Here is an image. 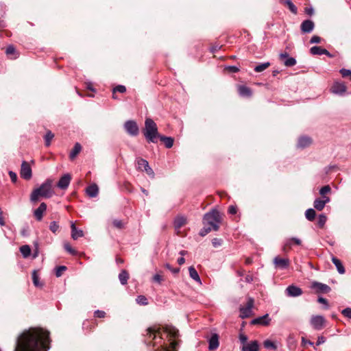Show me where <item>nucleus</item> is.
Wrapping results in <instances>:
<instances>
[{
    "label": "nucleus",
    "instance_id": "nucleus-1",
    "mask_svg": "<svg viewBox=\"0 0 351 351\" xmlns=\"http://www.w3.org/2000/svg\"><path fill=\"white\" fill-rule=\"evenodd\" d=\"M49 332L43 328H32L17 338L14 351H47Z\"/></svg>",
    "mask_w": 351,
    "mask_h": 351
},
{
    "label": "nucleus",
    "instance_id": "nucleus-2",
    "mask_svg": "<svg viewBox=\"0 0 351 351\" xmlns=\"http://www.w3.org/2000/svg\"><path fill=\"white\" fill-rule=\"evenodd\" d=\"M54 192L52 189V180H47L38 188L35 189L31 193L30 200L36 202L38 200L39 197L45 198H50Z\"/></svg>",
    "mask_w": 351,
    "mask_h": 351
},
{
    "label": "nucleus",
    "instance_id": "nucleus-3",
    "mask_svg": "<svg viewBox=\"0 0 351 351\" xmlns=\"http://www.w3.org/2000/svg\"><path fill=\"white\" fill-rule=\"evenodd\" d=\"M161 328L156 326L148 328L146 330L145 342L149 346H162L163 338L160 335L161 334Z\"/></svg>",
    "mask_w": 351,
    "mask_h": 351
},
{
    "label": "nucleus",
    "instance_id": "nucleus-4",
    "mask_svg": "<svg viewBox=\"0 0 351 351\" xmlns=\"http://www.w3.org/2000/svg\"><path fill=\"white\" fill-rule=\"evenodd\" d=\"M143 134L148 142L156 143L158 138L160 134L158 132V128L156 123L150 118H147L145 121V128L143 130Z\"/></svg>",
    "mask_w": 351,
    "mask_h": 351
},
{
    "label": "nucleus",
    "instance_id": "nucleus-5",
    "mask_svg": "<svg viewBox=\"0 0 351 351\" xmlns=\"http://www.w3.org/2000/svg\"><path fill=\"white\" fill-rule=\"evenodd\" d=\"M221 221V214L216 209H213L211 211L206 213L203 217V223L204 226L208 225L211 226L215 231L219 230Z\"/></svg>",
    "mask_w": 351,
    "mask_h": 351
},
{
    "label": "nucleus",
    "instance_id": "nucleus-6",
    "mask_svg": "<svg viewBox=\"0 0 351 351\" xmlns=\"http://www.w3.org/2000/svg\"><path fill=\"white\" fill-rule=\"evenodd\" d=\"M162 330L167 334V336L169 337V341L171 347L175 348L178 344L176 339L178 338L180 335L179 330L176 327L167 324L162 327Z\"/></svg>",
    "mask_w": 351,
    "mask_h": 351
},
{
    "label": "nucleus",
    "instance_id": "nucleus-7",
    "mask_svg": "<svg viewBox=\"0 0 351 351\" xmlns=\"http://www.w3.org/2000/svg\"><path fill=\"white\" fill-rule=\"evenodd\" d=\"M124 129L126 132L132 136H136L139 133V128L135 121L128 120L124 123Z\"/></svg>",
    "mask_w": 351,
    "mask_h": 351
},
{
    "label": "nucleus",
    "instance_id": "nucleus-8",
    "mask_svg": "<svg viewBox=\"0 0 351 351\" xmlns=\"http://www.w3.org/2000/svg\"><path fill=\"white\" fill-rule=\"evenodd\" d=\"M254 300L252 298H249L245 306L240 308V317L243 319L249 317L252 313V308L254 306Z\"/></svg>",
    "mask_w": 351,
    "mask_h": 351
},
{
    "label": "nucleus",
    "instance_id": "nucleus-9",
    "mask_svg": "<svg viewBox=\"0 0 351 351\" xmlns=\"http://www.w3.org/2000/svg\"><path fill=\"white\" fill-rule=\"evenodd\" d=\"M310 323L315 330H320L324 328L326 319L322 315H313L311 318Z\"/></svg>",
    "mask_w": 351,
    "mask_h": 351
},
{
    "label": "nucleus",
    "instance_id": "nucleus-10",
    "mask_svg": "<svg viewBox=\"0 0 351 351\" xmlns=\"http://www.w3.org/2000/svg\"><path fill=\"white\" fill-rule=\"evenodd\" d=\"M311 288L315 290L317 293H327L331 290L328 285L317 281L311 283Z\"/></svg>",
    "mask_w": 351,
    "mask_h": 351
},
{
    "label": "nucleus",
    "instance_id": "nucleus-11",
    "mask_svg": "<svg viewBox=\"0 0 351 351\" xmlns=\"http://www.w3.org/2000/svg\"><path fill=\"white\" fill-rule=\"evenodd\" d=\"M315 28V23L311 19L303 21L300 25V31L303 34L311 33Z\"/></svg>",
    "mask_w": 351,
    "mask_h": 351
},
{
    "label": "nucleus",
    "instance_id": "nucleus-12",
    "mask_svg": "<svg viewBox=\"0 0 351 351\" xmlns=\"http://www.w3.org/2000/svg\"><path fill=\"white\" fill-rule=\"evenodd\" d=\"M274 264L277 269H285L289 267L290 261L288 258L277 256L274 258Z\"/></svg>",
    "mask_w": 351,
    "mask_h": 351
},
{
    "label": "nucleus",
    "instance_id": "nucleus-13",
    "mask_svg": "<svg viewBox=\"0 0 351 351\" xmlns=\"http://www.w3.org/2000/svg\"><path fill=\"white\" fill-rule=\"evenodd\" d=\"M71 181V176L69 173L64 174L57 182V187L62 190L68 189Z\"/></svg>",
    "mask_w": 351,
    "mask_h": 351
},
{
    "label": "nucleus",
    "instance_id": "nucleus-14",
    "mask_svg": "<svg viewBox=\"0 0 351 351\" xmlns=\"http://www.w3.org/2000/svg\"><path fill=\"white\" fill-rule=\"evenodd\" d=\"M347 88L343 82H335L331 87V91L335 95L342 96L346 92Z\"/></svg>",
    "mask_w": 351,
    "mask_h": 351
},
{
    "label": "nucleus",
    "instance_id": "nucleus-15",
    "mask_svg": "<svg viewBox=\"0 0 351 351\" xmlns=\"http://www.w3.org/2000/svg\"><path fill=\"white\" fill-rule=\"evenodd\" d=\"M20 174L25 180H29L32 178V169L26 161L22 162Z\"/></svg>",
    "mask_w": 351,
    "mask_h": 351
},
{
    "label": "nucleus",
    "instance_id": "nucleus-16",
    "mask_svg": "<svg viewBox=\"0 0 351 351\" xmlns=\"http://www.w3.org/2000/svg\"><path fill=\"white\" fill-rule=\"evenodd\" d=\"M310 53L312 55L322 56L326 55L328 58H334L335 56L330 53L327 49L319 46H313L310 49Z\"/></svg>",
    "mask_w": 351,
    "mask_h": 351
},
{
    "label": "nucleus",
    "instance_id": "nucleus-17",
    "mask_svg": "<svg viewBox=\"0 0 351 351\" xmlns=\"http://www.w3.org/2000/svg\"><path fill=\"white\" fill-rule=\"evenodd\" d=\"M302 293L301 288L293 285H289L285 289V293L289 297H298L301 295Z\"/></svg>",
    "mask_w": 351,
    "mask_h": 351
},
{
    "label": "nucleus",
    "instance_id": "nucleus-18",
    "mask_svg": "<svg viewBox=\"0 0 351 351\" xmlns=\"http://www.w3.org/2000/svg\"><path fill=\"white\" fill-rule=\"evenodd\" d=\"M280 59L286 66L291 67L296 64V60L295 58L289 56L287 53H282L280 54Z\"/></svg>",
    "mask_w": 351,
    "mask_h": 351
},
{
    "label": "nucleus",
    "instance_id": "nucleus-19",
    "mask_svg": "<svg viewBox=\"0 0 351 351\" xmlns=\"http://www.w3.org/2000/svg\"><path fill=\"white\" fill-rule=\"evenodd\" d=\"M219 335L216 333H214L208 339V349L209 350L215 351L219 348Z\"/></svg>",
    "mask_w": 351,
    "mask_h": 351
},
{
    "label": "nucleus",
    "instance_id": "nucleus-20",
    "mask_svg": "<svg viewBox=\"0 0 351 351\" xmlns=\"http://www.w3.org/2000/svg\"><path fill=\"white\" fill-rule=\"evenodd\" d=\"M47 210V204L43 202L40 204L38 208L34 212V215L37 221H40L43 219V214Z\"/></svg>",
    "mask_w": 351,
    "mask_h": 351
},
{
    "label": "nucleus",
    "instance_id": "nucleus-21",
    "mask_svg": "<svg viewBox=\"0 0 351 351\" xmlns=\"http://www.w3.org/2000/svg\"><path fill=\"white\" fill-rule=\"evenodd\" d=\"M238 93L241 97L245 98H249L252 95V90L245 85H240L238 86Z\"/></svg>",
    "mask_w": 351,
    "mask_h": 351
},
{
    "label": "nucleus",
    "instance_id": "nucleus-22",
    "mask_svg": "<svg viewBox=\"0 0 351 351\" xmlns=\"http://www.w3.org/2000/svg\"><path fill=\"white\" fill-rule=\"evenodd\" d=\"M312 143V139L307 136H302L298 138L297 147L305 148Z\"/></svg>",
    "mask_w": 351,
    "mask_h": 351
},
{
    "label": "nucleus",
    "instance_id": "nucleus-23",
    "mask_svg": "<svg viewBox=\"0 0 351 351\" xmlns=\"http://www.w3.org/2000/svg\"><path fill=\"white\" fill-rule=\"evenodd\" d=\"M86 193L90 197H95L98 195L99 188L96 184H92L86 189Z\"/></svg>",
    "mask_w": 351,
    "mask_h": 351
},
{
    "label": "nucleus",
    "instance_id": "nucleus-24",
    "mask_svg": "<svg viewBox=\"0 0 351 351\" xmlns=\"http://www.w3.org/2000/svg\"><path fill=\"white\" fill-rule=\"evenodd\" d=\"M270 319L269 318L268 314H266L262 317H259L254 319L251 323L252 324H260L263 326H267L269 324Z\"/></svg>",
    "mask_w": 351,
    "mask_h": 351
},
{
    "label": "nucleus",
    "instance_id": "nucleus-25",
    "mask_svg": "<svg viewBox=\"0 0 351 351\" xmlns=\"http://www.w3.org/2000/svg\"><path fill=\"white\" fill-rule=\"evenodd\" d=\"M258 343L257 341H252L242 346V351H258Z\"/></svg>",
    "mask_w": 351,
    "mask_h": 351
},
{
    "label": "nucleus",
    "instance_id": "nucleus-26",
    "mask_svg": "<svg viewBox=\"0 0 351 351\" xmlns=\"http://www.w3.org/2000/svg\"><path fill=\"white\" fill-rule=\"evenodd\" d=\"M158 139H160L167 148H171L173 145L174 138L173 137L160 135Z\"/></svg>",
    "mask_w": 351,
    "mask_h": 351
},
{
    "label": "nucleus",
    "instance_id": "nucleus-27",
    "mask_svg": "<svg viewBox=\"0 0 351 351\" xmlns=\"http://www.w3.org/2000/svg\"><path fill=\"white\" fill-rule=\"evenodd\" d=\"M71 237L74 240H77L80 237H84V232L82 230L77 229L74 223H71Z\"/></svg>",
    "mask_w": 351,
    "mask_h": 351
},
{
    "label": "nucleus",
    "instance_id": "nucleus-28",
    "mask_svg": "<svg viewBox=\"0 0 351 351\" xmlns=\"http://www.w3.org/2000/svg\"><path fill=\"white\" fill-rule=\"evenodd\" d=\"M332 262L336 266V268L339 274H343L345 273V268L339 259L335 256H332Z\"/></svg>",
    "mask_w": 351,
    "mask_h": 351
},
{
    "label": "nucleus",
    "instance_id": "nucleus-29",
    "mask_svg": "<svg viewBox=\"0 0 351 351\" xmlns=\"http://www.w3.org/2000/svg\"><path fill=\"white\" fill-rule=\"evenodd\" d=\"M301 243H302V241L300 239L296 238V237H292V238L287 239L285 241V247H291L292 245H293V244L297 245H300Z\"/></svg>",
    "mask_w": 351,
    "mask_h": 351
},
{
    "label": "nucleus",
    "instance_id": "nucleus-30",
    "mask_svg": "<svg viewBox=\"0 0 351 351\" xmlns=\"http://www.w3.org/2000/svg\"><path fill=\"white\" fill-rule=\"evenodd\" d=\"M189 276L195 281L201 283L200 277L193 266H191L189 268Z\"/></svg>",
    "mask_w": 351,
    "mask_h": 351
},
{
    "label": "nucleus",
    "instance_id": "nucleus-31",
    "mask_svg": "<svg viewBox=\"0 0 351 351\" xmlns=\"http://www.w3.org/2000/svg\"><path fill=\"white\" fill-rule=\"evenodd\" d=\"M186 219L184 217H178L174 220V227L176 229H180L186 223Z\"/></svg>",
    "mask_w": 351,
    "mask_h": 351
},
{
    "label": "nucleus",
    "instance_id": "nucleus-32",
    "mask_svg": "<svg viewBox=\"0 0 351 351\" xmlns=\"http://www.w3.org/2000/svg\"><path fill=\"white\" fill-rule=\"evenodd\" d=\"M280 2L283 3L284 4L287 5L290 10V11L293 13L296 14L298 12V8L297 7L293 4V3L291 0H280Z\"/></svg>",
    "mask_w": 351,
    "mask_h": 351
},
{
    "label": "nucleus",
    "instance_id": "nucleus-33",
    "mask_svg": "<svg viewBox=\"0 0 351 351\" xmlns=\"http://www.w3.org/2000/svg\"><path fill=\"white\" fill-rule=\"evenodd\" d=\"M129 274L125 270H122L119 274V279L121 285H125L128 283Z\"/></svg>",
    "mask_w": 351,
    "mask_h": 351
},
{
    "label": "nucleus",
    "instance_id": "nucleus-34",
    "mask_svg": "<svg viewBox=\"0 0 351 351\" xmlns=\"http://www.w3.org/2000/svg\"><path fill=\"white\" fill-rule=\"evenodd\" d=\"M148 162L143 158H138L136 160V168L140 171H143L145 167H148Z\"/></svg>",
    "mask_w": 351,
    "mask_h": 351
},
{
    "label": "nucleus",
    "instance_id": "nucleus-35",
    "mask_svg": "<svg viewBox=\"0 0 351 351\" xmlns=\"http://www.w3.org/2000/svg\"><path fill=\"white\" fill-rule=\"evenodd\" d=\"M269 66H270V62H269L259 63L254 67V71L255 72L260 73V72L265 71Z\"/></svg>",
    "mask_w": 351,
    "mask_h": 351
},
{
    "label": "nucleus",
    "instance_id": "nucleus-36",
    "mask_svg": "<svg viewBox=\"0 0 351 351\" xmlns=\"http://www.w3.org/2000/svg\"><path fill=\"white\" fill-rule=\"evenodd\" d=\"M315 216L316 213L313 208H308L305 212V217L310 221H313L315 218Z\"/></svg>",
    "mask_w": 351,
    "mask_h": 351
},
{
    "label": "nucleus",
    "instance_id": "nucleus-37",
    "mask_svg": "<svg viewBox=\"0 0 351 351\" xmlns=\"http://www.w3.org/2000/svg\"><path fill=\"white\" fill-rule=\"evenodd\" d=\"M314 208L319 211H321L325 207L324 202H322V199L316 198L313 203Z\"/></svg>",
    "mask_w": 351,
    "mask_h": 351
},
{
    "label": "nucleus",
    "instance_id": "nucleus-38",
    "mask_svg": "<svg viewBox=\"0 0 351 351\" xmlns=\"http://www.w3.org/2000/svg\"><path fill=\"white\" fill-rule=\"evenodd\" d=\"M20 252L24 258L28 257L31 254V248L29 245H25L20 247Z\"/></svg>",
    "mask_w": 351,
    "mask_h": 351
},
{
    "label": "nucleus",
    "instance_id": "nucleus-39",
    "mask_svg": "<svg viewBox=\"0 0 351 351\" xmlns=\"http://www.w3.org/2000/svg\"><path fill=\"white\" fill-rule=\"evenodd\" d=\"M53 137L54 134L50 130L46 132V134L44 136L46 146H49L50 145L51 141Z\"/></svg>",
    "mask_w": 351,
    "mask_h": 351
},
{
    "label": "nucleus",
    "instance_id": "nucleus-40",
    "mask_svg": "<svg viewBox=\"0 0 351 351\" xmlns=\"http://www.w3.org/2000/svg\"><path fill=\"white\" fill-rule=\"evenodd\" d=\"M64 248L67 252H69L71 255L75 256L77 254V251L72 248V247L69 243H64Z\"/></svg>",
    "mask_w": 351,
    "mask_h": 351
},
{
    "label": "nucleus",
    "instance_id": "nucleus-41",
    "mask_svg": "<svg viewBox=\"0 0 351 351\" xmlns=\"http://www.w3.org/2000/svg\"><path fill=\"white\" fill-rule=\"evenodd\" d=\"M263 345L264 347L267 349L276 350L277 348L276 344L269 339L265 340L263 343Z\"/></svg>",
    "mask_w": 351,
    "mask_h": 351
},
{
    "label": "nucleus",
    "instance_id": "nucleus-42",
    "mask_svg": "<svg viewBox=\"0 0 351 351\" xmlns=\"http://www.w3.org/2000/svg\"><path fill=\"white\" fill-rule=\"evenodd\" d=\"M33 283L36 287H41L42 284L39 282V278L36 271H34L32 273Z\"/></svg>",
    "mask_w": 351,
    "mask_h": 351
},
{
    "label": "nucleus",
    "instance_id": "nucleus-43",
    "mask_svg": "<svg viewBox=\"0 0 351 351\" xmlns=\"http://www.w3.org/2000/svg\"><path fill=\"white\" fill-rule=\"evenodd\" d=\"M136 300V302L141 305H147L148 304L147 299L144 295H138Z\"/></svg>",
    "mask_w": 351,
    "mask_h": 351
},
{
    "label": "nucleus",
    "instance_id": "nucleus-44",
    "mask_svg": "<svg viewBox=\"0 0 351 351\" xmlns=\"http://www.w3.org/2000/svg\"><path fill=\"white\" fill-rule=\"evenodd\" d=\"M49 230L53 233L56 234L57 232L59 230V225H58V223L56 221H55L51 222V223L49 225Z\"/></svg>",
    "mask_w": 351,
    "mask_h": 351
},
{
    "label": "nucleus",
    "instance_id": "nucleus-45",
    "mask_svg": "<svg viewBox=\"0 0 351 351\" xmlns=\"http://www.w3.org/2000/svg\"><path fill=\"white\" fill-rule=\"evenodd\" d=\"M16 53L15 47L10 45L7 47L5 49V53L7 56H10L11 55H15Z\"/></svg>",
    "mask_w": 351,
    "mask_h": 351
},
{
    "label": "nucleus",
    "instance_id": "nucleus-46",
    "mask_svg": "<svg viewBox=\"0 0 351 351\" xmlns=\"http://www.w3.org/2000/svg\"><path fill=\"white\" fill-rule=\"evenodd\" d=\"M213 230L212 227L211 226H208V227H206V226L202 228L199 231V234L201 236V237H204L206 236L207 234H208L211 230Z\"/></svg>",
    "mask_w": 351,
    "mask_h": 351
},
{
    "label": "nucleus",
    "instance_id": "nucleus-47",
    "mask_svg": "<svg viewBox=\"0 0 351 351\" xmlns=\"http://www.w3.org/2000/svg\"><path fill=\"white\" fill-rule=\"evenodd\" d=\"M82 150V145L79 143H76L73 147V149L70 151L69 154H80Z\"/></svg>",
    "mask_w": 351,
    "mask_h": 351
},
{
    "label": "nucleus",
    "instance_id": "nucleus-48",
    "mask_svg": "<svg viewBox=\"0 0 351 351\" xmlns=\"http://www.w3.org/2000/svg\"><path fill=\"white\" fill-rule=\"evenodd\" d=\"M326 216L324 214H321L318 217V225L319 227H323L326 222Z\"/></svg>",
    "mask_w": 351,
    "mask_h": 351
},
{
    "label": "nucleus",
    "instance_id": "nucleus-49",
    "mask_svg": "<svg viewBox=\"0 0 351 351\" xmlns=\"http://www.w3.org/2000/svg\"><path fill=\"white\" fill-rule=\"evenodd\" d=\"M331 188L329 185H326L323 187H322L319 190V194L322 196H324L326 193L330 192Z\"/></svg>",
    "mask_w": 351,
    "mask_h": 351
},
{
    "label": "nucleus",
    "instance_id": "nucleus-50",
    "mask_svg": "<svg viewBox=\"0 0 351 351\" xmlns=\"http://www.w3.org/2000/svg\"><path fill=\"white\" fill-rule=\"evenodd\" d=\"M66 270V267L63 266V265L56 267V276L57 277L61 276L62 275V273Z\"/></svg>",
    "mask_w": 351,
    "mask_h": 351
},
{
    "label": "nucleus",
    "instance_id": "nucleus-51",
    "mask_svg": "<svg viewBox=\"0 0 351 351\" xmlns=\"http://www.w3.org/2000/svg\"><path fill=\"white\" fill-rule=\"evenodd\" d=\"M126 91V88L123 85H117L116 87L113 88V92H119L121 93H123Z\"/></svg>",
    "mask_w": 351,
    "mask_h": 351
},
{
    "label": "nucleus",
    "instance_id": "nucleus-52",
    "mask_svg": "<svg viewBox=\"0 0 351 351\" xmlns=\"http://www.w3.org/2000/svg\"><path fill=\"white\" fill-rule=\"evenodd\" d=\"M222 242H223L222 239H219V238H214L212 239V244H213V247H215L221 246L222 244Z\"/></svg>",
    "mask_w": 351,
    "mask_h": 351
},
{
    "label": "nucleus",
    "instance_id": "nucleus-53",
    "mask_svg": "<svg viewBox=\"0 0 351 351\" xmlns=\"http://www.w3.org/2000/svg\"><path fill=\"white\" fill-rule=\"evenodd\" d=\"M341 314L346 317L351 319V308H346L341 311Z\"/></svg>",
    "mask_w": 351,
    "mask_h": 351
},
{
    "label": "nucleus",
    "instance_id": "nucleus-54",
    "mask_svg": "<svg viewBox=\"0 0 351 351\" xmlns=\"http://www.w3.org/2000/svg\"><path fill=\"white\" fill-rule=\"evenodd\" d=\"M112 224L113 226L118 228V229H121L123 228V222L121 221V220H119V219H114L112 221Z\"/></svg>",
    "mask_w": 351,
    "mask_h": 351
},
{
    "label": "nucleus",
    "instance_id": "nucleus-55",
    "mask_svg": "<svg viewBox=\"0 0 351 351\" xmlns=\"http://www.w3.org/2000/svg\"><path fill=\"white\" fill-rule=\"evenodd\" d=\"M226 69L230 73H237L239 71V67H237V66H227L226 67Z\"/></svg>",
    "mask_w": 351,
    "mask_h": 351
},
{
    "label": "nucleus",
    "instance_id": "nucleus-56",
    "mask_svg": "<svg viewBox=\"0 0 351 351\" xmlns=\"http://www.w3.org/2000/svg\"><path fill=\"white\" fill-rule=\"evenodd\" d=\"M144 171L146 172V173L150 176L151 178H154V171L152 170V169L149 167V165H148V167H145L144 169H143Z\"/></svg>",
    "mask_w": 351,
    "mask_h": 351
},
{
    "label": "nucleus",
    "instance_id": "nucleus-57",
    "mask_svg": "<svg viewBox=\"0 0 351 351\" xmlns=\"http://www.w3.org/2000/svg\"><path fill=\"white\" fill-rule=\"evenodd\" d=\"M165 267L167 269H168L169 270H170L173 274H178L179 271H180V268L177 267V268H173L170 264L169 263H167L165 265Z\"/></svg>",
    "mask_w": 351,
    "mask_h": 351
},
{
    "label": "nucleus",
    "instance_id": "nucleus-58",
    "mask_svg": "<svg viewBox=\"0 0 351 351\" xmlns=\"http://www.w3.org/2000/svg\"><path fill=\"white\" fill-rule=\"evenodd\" d=\"M222 45H219V44H215L214 45H213L210 48V51L212 53H216L217 51H218L221 48Z\"/></svg>",
    "mask_w": 351,
    "mask_h": 351
},
{
    "label": "nucleus",
    "instance_id": "nucleus-59",
    "mask_svg": "<svg viewBox=\"0 0 351 351\" xmlns=\"http://www.w3.org/2000/svg\"><path fill=\"white\" fill-rule=\"evenodd\" d=\"M94 315L99 318H104L106 316V313L104 311L97 310L95 311Z\"/></svg>",
    "mask_w": 351,
    "mask_h": 351
},
{
    "label": "nucleus",
    "instance_id": "nucleus-60",
    "mask_svg": "<svg viewBox=\"0 0 351 351\" xmlns=\"http://www.w3.org/2000/svg\"><path fill=\"white\" fill-rule=\"evenodd\" d=\"M321 40L322 38L317 36V35H314L311 37V40H310V43L311 44H313V43H319L321 42Z\"/></svg>",
    "mask_w": 351,
    "mask_h": 351
},
{
    "label": "nucleus",
    "instance_id": "nucleus-61",
    "mask_svg": "<svg viewBox=\"0 0 351 351\" xmlns=\"http://www.w3.org/2000/svg\"><path fill=\"white\" fill-rule=\"evenodd\" d=\"M239 340L241 343L243 345H246L247 341V337L244 334H240L239 335Z\"/></svg>",
    "mask_w": 351,
    "mask_h": 351
},
{
    "label": "nucleus",
    "instance_id": "nucleus-62",
    "mask_svg": "<svg viewBox=\"0 0 351 351\" xmlns=\"http://www.w3.org/2000/svg\"><path fill=\"white\" fill-rule=\"evenodd\" d=\"M228 213L231 215H235L237 213V207L233 205L230 206L228 208Z\"/></svg>",
    "mask_w": 351,
    "mask_h": 351
},
{
    "label": "nucleus",
    "instance_id": "nucleus-63",
    "mask_svg": "<svg viewBox=\"0 0 351 351\" xmlns=\"http://www.w3.org/2000/svg\"><path fill=\"white\" fill-rule=\"evenodd\" d=\"M305 13L309 16H312L314 14L315 11L312 6L305 8Z\"/></svg>",
    "mask_w": 351,
    "mask_h": 351
},
{
    "label": "nucleus",
    "instance_id": "nucleus-64",
    "mask_svg": "<svg viewBox=\"0 0 351 351\" xmlns=\"http://www.w3.org/2000/svg\"><path fill=\"white\" fill-rule=\"evenodd\" d=\"M9 176H10V178L12 180V182H16V180H17V175L16 174V173L12 171H9Z\"/></svg>",
    "mask_w": 351,
    "mask_h": 351
}]
</instances>
